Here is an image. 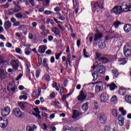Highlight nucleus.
I'll return each instance as SVG.
<instances>
[{
    "instance_id": "4be33fe9",
    "label": "nucleus",
    "mask_w": 131,
    "mask_h": 131,
    "mask_svg": "<svg viewBox=\"0 0 131 131\" xmlns=\"http://www.w3.org/2000/svg\"><path fill=\"white\" fill-rule=\"evenodd\" d=\"M16 18H17V19H20V20H24V19H26L27 18V16L26 15H22V14L20 13H17L15 14Z\"/></svg>"
},
{
    "instance_id": "72a5a7b5",
    "label": "nucleus",
    "mask_w": 131,
    "mask_h": 131,
    "mask_svg": "<svg viewBox=\"0 0 131 131\" xmlns=\"http://www.w3.org/2000/svg\"><path fill=\"white\" fill-rule=\"evenodd\" d=\"M103 90V87H101V86H97L96 85L95 86V92L96 93H99V92H101Z\"/></svg>"
},
{
    "instance_id": "f257e3e1",
    "label": "nucleus",
    "mask_w": 131,
    "mask_h": 131,
    "mask_svg": "<svg viewBox=\"0 0 131 131\" xmlns=\"http://www.w3.org/2000/svg\"><path fill=\"white\" fill-rule=\"evenodd\" d=\"M126 9H127L126 7V4L125 3L123 2L121 6H117L114 7L111 10V13H114L116 15H118V14H121L122 12H125Z\"/></svg>"
},
{
    "instance_id": "4d7b16f0",
    "label": "nucleus",
    "mask_w": 131,
    "mask_h": 131,
    "mask_svg": "<svg viewBox=\"0 0 131 131\" xmlns=\"http://www.w3.org/2000/svg\"><path fill=\"white\" fill-rule=\"evenodd\" d=\"M62 55V52H60L58 54H57L56 56H55V59L56 60H59V58H60V57L61 56V55Z\"/></svg>"
},
{
    "instance_id": "c85d7f7f",
    "label": "nucleus",
    "mask_w": 131,
    "mask_h": 131,
    "mask_svg": "<svg viewBox=\"0 0 131 131\" xmlns=\"http://www.w3.org/2000/svg\"><path fill=\"white\" fill-rule=\"evenodd\" d=\"M99 61H100V62H102V63H107V62L109 61V59L105 57H100Z\"/></svg>"
},
{
    "instance_id": "774afa93",
    "label": "nucleus",
    "mask_w": 131,
    "mask_h": 131,
    "mask_svg": "<svg viewBox=\"0 0 131 131\" xmlns=\"http://www.w3.org/2000/svg\"><path fill=\"white\" fill-rule=\"evenodd\" d=\"M50 129H51V131H56V130L57 129L56 128V127H55V126H51L50 127Z\"/></svg>"
},
{
    "instance_id": "a18cd8bd",
    "label": "nucleus",
    "mask_w": 131,
    "mask_h": 131,
    "mask_svg": "<svg viewBox=\"0 0 131 131\" xmlns=\"http://www.w3.org/2000/svg\"><path fill=\"white\" fill-rule=\"evenodd\" d=\"M43 13L45 15H52V14H54V12L49 10H45Z\"/></svg>"
},
{
    "instance_id": "7c9ffc66",
    "label": "nucleus",
    "mask_w": 131,
    "mask_h": 131,
    "mask_svg": "<svg viewBox=\"0 0 131 131\" xmlns=\"http://www.w3.org/2000/svg\"><path fill=\"white\" fill-rule=\"evenodd\" d=\"M117 88V86L115 83H112L110 85V89L111 91H114Z\"/></svg>"
},
{
    "instance_id": "e433bc0d",
    "label": "nucleus",
    "mask_w": 131,
    "mask_h": 131,
    "mask_svg": "<svg viewBox=\"0 0 131 131\" xmlns=\"http://www.w3.org/2000/svg\"><path fill=\"white\" fill-rule=\"evenodd\" d=\"M119 62H120V65H124V64L126 63V60L125 58H121L119 60Z\"/></svg>"
},
{
    "instance_id": "f3484780",
    "label": "nucleus",
    "mask_w": 131,
    "mask_h": 131,
    "mask_svg": "<svg viewBox=\"0 0 131 131\" xmlns=\"http://www.w3.org/2000/svg\"><path fill=\"white\" fill-rule=\"evenodd\" d=\"M125 3L126 7L127 9H126L125 12H128V11H131V4L130 0H128L127 2H124Z\"/></svg>"
},
{
    "instance_id": "2f4dec72",
    "label": "nucleus",
    "mask_w": 131,
    "mask_h": 131,
    "mask_svg": "<svg viewBox=\"0 0 131 131\" xmlns=\"http://www.w3.org/2000/svg\"><path fill=\"white\" fill-rule=\"evenodd\" d=\"M10 86H11V85H9V86L7 87V89L8 90V91H11L12 92H15L17 89V86L13 85L12 88H10Z\"/></svg>"
},
{
    "instance_id": "603ef678",
    "label": "nucleus",
    "mask_w": 131,
    "mask_h": 131,
    "mask_svg": "<svg viewBox=\"0 0 131 131\" xmlns=\"http://www.w3.org/2000/svg\"><path fill=\"white\" fill-rule=\"evenodd\" d=\"M22 33H19V32H16L15 33V36L16 37H18V38H21V37L22 36Z\"/></svg>"
},
{
    "instance_id": "b1692460",
    "label": "nucleus",
    "mask_w": 131,
    "mask_h": 131,
    "mask_svg": "<svg viewBox=\"0 0 131 131\" xmlns=\"http://www.w3.org/2000/svg\"><path fill=\"white\" fill-rule=\"evenodd\" d=\"M112 73L113 74L114 77L115 78H116V77H117V76L119 75V73L118 72V70L115 69L112 70Z\"/></svg>"
},
{
    "instance_id": "c03bdc74",
    "label": "nucleus",
    "mask_w": 131,
    "mask_h": 131,
    "mask_svg": "<svg viewBox=\"0 0 131 131\" xmlns=\"http://www.w3.org/2000/svg\"><path fill=\"white\" fill-rule=\"evenodd\" d=\"M15 52L17 53V54H19V55H22V51L21 50V49L19 48H15Z\"/></svg>"
},
{
    "instance_id": "f8f14e48",
    "label": "nucleus",
    "mask_w": 131,
    "mask_h": 131,
    "mask_svg": "<svg viewBox=\"0 0 131 131\" xmlns=\"http://www.w3.org/2000/svg\"><path fill=\"white\" fill-rule=\"evenodd\" d=\"M126 92H127V90L124 87H121L119 89V94L120 96H124L126 94Z\"/></svg>"
},
{
    "instance_id": "c756f323",
    "label": "nucleus",
    "mask_w": 131,
    "mask_h": 131,
    "mask_svg": "<svg viewBox=\"0 0 131 131\" xmlns=\"http://www.w3.org/2000/svg\"><path fill=\"white\" fill-rule=\"evenodd\" d=\"M52 31L54 33L56 34V35H59L60 34V31H59V29L57 27H54L52 29Z\"/></svg>"
},
{
    "instance_id": "13d9d810",
    "label": "nucleus",
    "mask_w": 131,
    "mask_h": 131,
    "mask_svg": "<svg viewBox=\"0 0 131 131\" xmlns=\"http://www.w3.org/2000/svg\"><path fill=\"white\" fill-rule=\"evenodd\" d=\"M46 7H49L50 6V0H46L44 3Z\"/></svg>"
},
{
    "instance_id": "09e8293b",
    "label": "nucleus",
    "mask_w": 131,
    "mask_h": 131,
    "mask_svg": "<svg viewBox=\"0 0 131 131\" xmlns=\"http://www.w3.org/2000/svg\"><path fill=\"white\" fill-rule=\"evenodd\" d=\"M53 88H56V91H60V88L57 86V83H53Z\"/></svg>"
},
{
    "instance_id": "4468645a",
    "label": "nucleus",
    "mask_w": 131,
    "mask_h": 131,
    "mask_svg": "<svg viewBox=\"0 0 131 131\" xmlns=\"http://www.w3.org/2000/svg\"><path fill=\"white\" fill-rule=\"evenodd\" d=\"M103 36V35L99 32H97L95 35L94 40L95 41H98L99 39H101Z\"/></svg>"
},
{
    "instance_id": "412c9836",
    "label": "nucleus",
    "mask_w": 131,
    "mask_h": 131,
    "mask_svg": "<svg viewBox=\"0 0 131 131\" xmlns=\"http://www.w3.org/2000/svg\"><path fill=\"white\" fill-rule=\"evenodd\" d=\"M93 38L94 36H91V35H88L86 38V43H90V45L92 44Z\"/></svg>"
},
{
    "instance_id": "49530a36",
    "label": "nucleus",
    "mask_w": 131,
    "mask_h": 131,
    "mask_svg": "<svg viewBox=\"0 0 131 131\" xmlns=\"http://www.w3.org/2000/svg\"><path fill=\"white\" fill-rule=\"evenodd\" d=\"M119 124L121 126H123L124 124V118H123L122 120H119Z\"/></svg>"
},
{
    "instance_id": "bb28decb",
    "label": "nucleus",
    "mask_w": 131,
    "mask_h": 131,
    "mask_svg": "<svg viewBox=\"0 0 131 131\" xmlns=\"http://www.w3.org/2000/svg\"><path fill=\"white\" fill-rule=\"evenodd\" d=\"M125 100L127 103L131 104V96L130 95H126L125 96Z\"/></svg>"
},
{
    "instance_id": "5fc2aeb1",
    "label": "nucleus",
    "mask_w": 131,
    "mask_h": 131,
    "mask_svg": "<svg viewBox=\"0 0 131 131\" xmlns=\"http://www.w3.org/2000/svg\"><path fill=\"white\" fill-rule=\"evenodd\" d=\"M40 74V70H38L35 73L36 78H38V77H39Z\"/></svg>"
},
{
    "instance_id": "37998d69",
    "label": "nucleus",
    "mask_w": 131,
    "mask_h": 131,
    "mask_svg": "<svg viewBox=\"0 0 131 131\" xmlns=\"http://www.w3.org/2000/svg\"><path fill=\"white\" fill-rule=\"evenodd\" d=\"M120 24H121V23L119 21H116L114 23V26L115 28H118Z\"/></svg>"
},
{
    "instance_id": "e2e57ef3",
    "label": "nucleus",
    "mask_w": 131,
    "mask_h": 131,
    "mask_svg": "<svg viewBox=\"0 0 131 131\" xmlns=\"http://www.w3.org/2000/svg\"><path fill=\"white\" fill-rule=\"evenodd\" d=\"M40 29L42 31H45L46 30V26H45L44 25H41L40 27Z\"/></svg>"
},
{
    "instance_id": "338daca9",
    "label": "nucleus",
    "mask_w": 131,
    "mask_h": 131,
    "mask_svg": "<svg viewBox=\"0 0 131 131\" xmlns=\"http://www.w3.org/2000/svg\"><path fill=\"white\" fill-rule=\"evenodd\" d=\"M24 29V25H21L20 26H19L18 28V30H23V29Z\"/></svg>"
},
{
    "instance_id": "7ed1b4c3",
    "label": "nucleus",
    "mask_w": 131,
    "mask_h": 131,
    "mask_svg": "<svg viewBox=\"0 0 131 131\" xmlns=\"http://www.w3.org/2000/svg\"><path fill=\"white\" fill-rule=\"evenodd\" d=\"M123 53L126 58L131 56V45L127 44L123 48Z\"/></svg>"
},
{
    "instance_id": "a19ab883",
    "label": "nucleus",
    "mask_w": 131,
    "mask_h": 131,
    "mask_svg": "<svg viewBox=\"0 0 131 131\" xmlns=\"http://www.w3.org/2000/svg\"><path fill=\"white\" fill-rule=\"evenodd\" d=\"M9 7H10V4H9L8 3H6L5 5H2L1 6V7L2 9H7V8H9Z\"/></svg>"
},
{
    "instance_id": "bf43d9fd",
    "label": "nucleus",
    "mask_w": 131,
    "mask_h": 131,
    "mask_svg": "<svg viewBox=\"0 0 131 131\" xmlns=\"http://www.w3.org/2000/svg\"><path fill=\"white\" fill-rule=\"evenodd\" d=\"M73 7L74 8H76L77 6V1L76 0H73Z\"/></svg>"
},
{
    "instance_id": "cd10ccee",
    "label": "nucleus",
    "mask_w": 131,
    "mask_h": 131,
    "mask_svg": "<svg viewBox=\"0 0 131 131\" xmlns=\"http://www.w3.org/2000/svg\"><path fill=\"white\" fill-rule=\"evenodd\" d=\"M92 75L93 77V81H96L98 78V74H97V72H92Z\"/></svg>"
},
{
    "instance_id": "4c0bfd02",
    "label": "nucleus",
    "mask_w": 131,
    "mask_h": 131,
    "mask_svg": "<svg viewBox=\"0 0 131 131\" xmlns=\"http://www.w3.org/2000/svg\"><path fill=\"white\" fill-rule=\"evenodd\" d=\"M5 76V71L3 70H0V78H1V79H4Z\"/></svg>"
},
{
    "instance_id": "6e6552de",
    "label": "nucleus",
    "mask_w": 131,
    "mask_h": 131,
    "mask_svg": "<svg viewBox=\"0 0 131 131\" xmlns=\"http://www.w3.org/2000/svg\"><path fill=\"white\" fill-rule=\"evenodd\" d=\"M91 6L92 8H94V9H96V10H97V12H99V11H100V10H102V9H103V6H100V5H99V3H98L97 2H91Z\"/></svg>"
},
{
    "instance_id": "de8ad7c7",
    "label": "nucleus",
    "mask_w": 131,
    "mask_h": 131,
    "mask_svg": "<svg viewBox=\"0 0 131 131\" xmlns=\"http://www.w3.org/2000/svg\"><path fill=\"white\" fill-rule=\"evenodd\" d=\"M94 84H97L96 85L99 86H101L103 88V82L102 81H99L94 83Z\"/></svg>"
},
{
    "instance_id": "69168bd1",
    "label": "nucleus",
    "mask_w": 131,
    "mask_h": 131,
    "mask_svg": "<svg viewBox=\"0 0 131 131\" xmlns=\"http://www.w3.org/2000/svg\"><path fill=\"white\" fill-rule=\"evenodd\" d=\"M50 62L51 63H55V57L54 56L51 57Z\"/></svg>"
},
{
    "instance_id": "9b49d317",
    "label": "nucleus",
    "mask_w": 131,
    "mask_h": 131,
    "mask_svg": "<svg viewBox=\"0 0 131 131\" xmlns=\"http://www.w3.org/2000/svg\"><path fill=\"white\" fill-rule=\"evenodd\" d=\"M99 119L101 123L105 124L106 123V122H107V116H106V115L104 114H102L100 115Z\"/></svg>"
},
{
    "instance_id": "ea45409f",
    "label": "nucleus",
    "mask_w": 131,
    "mask_h": 131,
    "mask_svg": "<svg viewBox=\"0 0 131 131\" xmlns=\"http://www.w3.org/2000/svg\"><path fill=\"white\" fill-rule=\"evenodd\" d=\"M63 130H74V129L72 127L70 128L69 127H68V126H64L63 127Z\"/></svg>"
},
{
    "instance_id": "20e7f679",
    "label": "nucleus",
    "mask_w": 131,
    "mask_h": 131,
    "mask_svg": "<svg viewBox=\"0 0 131 131\" xmlns=\"http://www.w3.org/2000/svg\"><path fill=\"white\" fill-rule=\"evenodd\" d=\"M12 113L13 115H15L16 117H18V118H22V117H23V112L18 107L13 108Z\"/></svg>"
},
{
    "instance_id": "ddd939ff",
    "label": "nucleus",
    "mask_w": 131,
    "mask_h": 131,
    "mask_svg": "<svg viewBox=\"0 0 131 131\" xmlns=\"http://www.w3.org/2000/svg\"><path fill=\"white\" fill-rule=\"evenodd\" d=\"M48 48L46 46H40L38 47V52L40 54H43Z\"/></svg>"
},
{
    "instance_id": "680f3d73",
    "label": "nucleus",
    "mask_w": 131,
    "mask_h": 131,
    "mask_svg": "<svg viewBox=\"0 0 131 131\" xmlns=\"http://www.w3.org/2000/svg\"><path fill=\"white\" fill-rule=\"evenodd\" d=\"M34 111H35V112H36V113H37L38 114L40 113V112H39V109H38V108H34Z\"/></svg>"
},
{
    "instance_id": "f03ea898",
    "label": "nucleus",
    "mask_w": 131,
    "mask_h": 131,
    "mask_svg": "<svg viewBox=\"0 0 131 131\" xmlns=\"http://www.w3.org/2000/svg\"><path fill=\"white\" fill-rule=\"evenodd\" d=\"M97 64H98V62H96L95 64L93 65V67H92V69H95V68H97V71L98 73H100V74L105 73L106 68H105L103 65L97 66Z\"/></svg>"
},
{
    "instance_id": "423d86ee",
    "label": "nucleus",
    "mask_w": 131,
    "mask_h": 131,
    "mask_svg": "<svg viewBox=\"0 0 131 131\" xmlns=\"http://www.w3.org/2000/svg\"><path fill=\"white\" fill-rule=\"evenodd\" d=\"M11 113V108L9 107H4L2 110L1 115L2 116H8Z\"/></svg>"
},
{
    "instance_id": "c9c22d12",
    "label": "nucleus",
    "mask_w": 131,
    "mask_h": 131,
    "mask_svg": "<svg viewBox=\"0 0 131 131\" xmlns=\"http://www.w3.org/2000/svg\"><path fill=\"white\" fill-rule=\"evenodd\" d=\"M117 59V56L116 55H111L109 57V61H115Z\"/></svg>"
},
{
    "instance_id": "a211bd4d",
    "label": "nucleus",
    "mask_w": 131,
    "mask_h": 131,
    "mask_svg": "<svg viewBox=\"0 0 131 131\" xmlns=\"http://www.w3.org/2000/svg\"><path fill=\"white\" fill-rule=\"evenodd\" d=\"M124 31L126 33H128L131 30V25H126L124 26Z\"/></svg>"
},
{
    "instance_id": "5701e85b",
    "label": "nucleus",
    "mask_w": 131,
    "mask_h": 131,
    "mask_svg": "<svg viewBox=\"0 0 131 131\" xmlns=\"http://www.w3.org/2000/svg\"><path fill=\"white\" fill-rule=\"evenodd\" d=\"M82 109L84 112H86L89 110V102H85L82 106Z\"/></svg>"
},
{
    "instance_id": "0e129e2a",
    "label": "nucleus",
    "mask_w": 131,
    "mask_h": 131,
    "mask_svg": "<svg viewBox=\"0 0 131 131\" xmlns=\"http://www.w3.org/2000/svg\"><path fill=\"white\" fill-rule=\"evenodd\" d=\"M54 11L55 12H60V11H61V9H60V8L57 6L54 8Z\"/></svg>"
},
{
    "instance_id": "6e6d98bb",
    "label": "nucleus",
    "mask_w": 131,
    "mask_h": 131,
    "mask_svg": "<svg viewBox=\"0 0 131 131\" xmlns=\"http://www.w3.org/2000/svg\"><path fill=\"white\" fill-rule=\"evenodd\" d=\"M83 56L85 58H89V55H88L86 54V50L85 49H83Z\"/></svg>"
},
{
    "instance_id": "0eeeda50",
    "label": "nucleus",
    "mask_w": 131,
    "mask_h": 131,
    "mask_svg": "<svg viewBox=\"0 0 131 131\" xmlns=\"http://www.w3.org/2000/svg\"><path fill=\"white\" fill-rule=\"evenodd\" d=\"M107 95L106 92L102 93L100 96V101L101 103H106L108 101Z\"/></svg>"
},
{
    "instance_id": "6ab92c4d",
    "label": "nucleus",
    "mask_w": 131,
    "mask_h": 131,
    "mask_svg": "<svg viewBox=\"0 0 131 131\" xmlns=\"http://www.w3.org/2000/svg\"><path fill=\"white\" fill-rule=\"evenodd\" d=\"M12 27V23L10 21H5L4 23V28L5 29H9Z\"/></svg>"
},
{
    "instance_id": "dca6fc26",
    "label": "nucleus",
    "mask_w": 131,
    "mask_h": 131,
    "mask_svg": "<svg viewBox=\"0 0 131 131\" xmlns=\"http://www.w3.org/2000/svg\"><path fill=\"white\" fill-rule=\"evenodd\" d=\"M117 102H118L117 96H116V95L113 96L111 99V102L112 104H113L114 105L117 104Z\"/></svg>"
},
{
    "instance_id": "f704fd0d",
    "label": "nucleus",
    "mask_w": 131,
    "mask_h": 131,
    "mask_svg": "<svg viewBox=\"0 0 131 131\" xmlns=\"http://www.w3.org/2000/svg\"><path fill=\"white\" fill-rule=\"evenodd\" d=\"M13 13H17L21 11V8L19 6H16L14 9H12Z\"/></svg>"
},
{
    "instance_id": "a878e982",
    "label": "nucleus",
    "mask_w": 131,
    "mask_h": 131,
    "mask_svg": "<svg viewBox=\"0 0 131 131\" xmlns=\"http://www.w3.org/2000/svg\"><path fill=\"white\" fill-rule=\"evenodd\" d=\"M78 116H79V113L78 112L75 110H73L72 118H77Z\"/></svg>"
},
{
    "instance_id": "1a4fd4ad",
    "label": "nucleus",
    "mask_w": 131,
    "mask_h": 131,
    "mask_svg": "<svg viewBox=\"0 0 131 131\" xmlns=\"http://www.w3.org/2000/svg\"><path fill=\"white\" fill-rule=\"evenodd\" d=\"M87 96L88 94H86V92H84L83 91H81L80 95L78 96V101H84V99H86Z\"/></svg>"
},
{
    "instance_id": "3c124183",
    "label": "nucleus",
    "mask_w": 131,
    "mask_h": 131,
    "mask_svg": "<svg viewBox=\"0 0 131 131\" xmlns=\"http://www.w3.org/2000/svg\"><path fill=\"white\" fill-rule=\"evenodd\" d=\"M104 131H110L111 127L110 126L106 125L104 127Z\"/></svg>"
},
{
    "instance_id": "8fccbe9b",
    "label": "nucleus",
    "mask_w": 131,
    "mask_h": 131,
    "mask_svg": "<svg viewBox=\"0 0 131 131\" xmlns=\"http://www.w3.org/2000/svg\"><path fill=\"white\" fill-rule=\"evenodd\" d=\"M32 114L36 117H37L38 118H39V119H40V118H41V116H40V115H39V114H36L35 113H32Z\"/></svg>"
},
{
    "instance_id": "052dcab7",
    "label": "nucleus",
    "mask_w": 131,
    "mask_h": 131,
    "mask_svg": "<svg viewBox=\"0 0 131 131\" xmlns=\"http://www.w3.org/2000/svg\"><path fill=\"white\" fill-rule=\"evenodd\" d=\"M26 71L27 73H29V72H30V69H29V67H28V64H26Z\"/></svg>"
},
{
    "instance_id": "864d4df0",
    "label": "nucleus",
    "mask_w": 131,
    "mask_h": 131,
    "mask_svg": "<svg viewBox=\"0 0 131 131\" xmlns=\"http://www.w3.org/2000/svg\"><path fill=\"white\" fill-rule=\"evenodd\" d=\"M58 19H59V20H61V21H64V20H65V17L62 14H59V17H58Z\"/></svg>"
},
{
    "instance_id": "473e14b6",
    "label": "nucleus",
    "mask_w": 131,
    "mask_h": 131,
    "mask_svg": "<svg viewBox=\"0 0 131 131\" xmlns=\"http://www.w3.org/2000/svg\"><path fill=\"white\" fill-rule=\"evenodd\" d=\"M119 111L121 112L123 116H125V115H126V111L124 110L123 108L121 107L119 108Z\"/></svg>"
},
{
    "instance_id": "39448f33",
    "label": "nucleus",
    "mask_w": 131,
    "mask_h": 131,
    "mask_svg": "<svg viewBox=\"0 0 131 131\" xmlns=\"http://www.w3.org/2000/svg\"><path fill=\"white\" fill-rule=\"evenodd\" d=\"M9 121L7 118L0 117V127L5 128L8 125Z\"/></svg>"
},
{
    "instance_id": "58836bf2",
    "label": "nucleus",
    "mask_w": 131,
    "mask_h": 131,
    "mask_svg": "<svg viewBox=\"0 0 131 131\" xmlns=\"http://www.w3.org/2000/svg\"><path fill=\"white\" fill-rule=\"evenodd\" d=\"M17 105L20 106V108L21 109V110H24V108H25V105H24V103L19 102L17 103Z\"/></svg>"
},
{
    "instance_id": "393cba45",
    "label": "nucleus",
    "mask_w": 131,
    "mask_h": 131,
    "mask_svg": "<svg viewBox=\"0 0 131 131\" xmlns=\"http://www.w3.org/2000/svg\"><path fill=\"white\" fill-rule=\"evenodd\" d=\"M42 79L45 81H50L51 80V76L48 74L45 75L42 77Z\"/></svg>"
},
{
    "instance_id": "79ce46f5",
    "label": "nucleus",
    "mask_w": 131,
    "mask_h": 131,
    "mask_svg": "<svg viewBox=\"0 0 131 131\" xmlns=\"http://www.w3.org/2000/svg\"><path fill=\"white\" fill-rule=\"evenodd\" d=\"M112 114L114 117H117V115L118 114H117V111L115 109L112 110Z\"/></svg>"
},
{
    "instance_id": "aec40b11",
    "label": "nucleus",
    "mask_w": 131,
    "mask_h": 131,
    "mask_svg": "<svg viewBox=\"0 0 131 131\" xmlns=\"http://www.w3.org/2000/svg\"><path fill=\"white\" fill-rule=\"evenodd\" d=\"M43 67L48 70L50 69V67H49V63H48V59L47 58H44L43 60Z\"/></svg>"
},
{
    "instance_id": "2eb2a0df",
    "label": "nucleus",
    "mask_w": 131,
    "mask_h": 131,
    "mask_svg": "<svg viewBox=\"0 0 131 131\" xmlns=\"http://www.w3.org/2000/svg\"><path fill=\"white\" fill-rule=\"evenodd\" d=\"M37 128V126L35 125H29L27 126V131H34Z\"/></svg>"
},
{
    "instance_id": "9d476101",
    "label": "nucleus",
    "mask_w": 131,
    "mask_h": 131,
    "mask_svg": "<svg viewBox=\"0 0 131 131\" xmlns=\"http://www.w3.org/2000/svg\"><path fill=\"white\" fill-rule=\"evenodd\" d=\"M11 64L14 70H18V68H19V61L18 60H12Z\"/></svg>"
}]
</instances>
